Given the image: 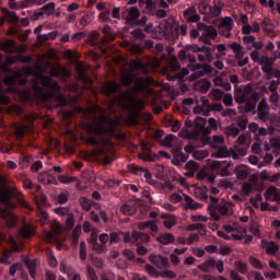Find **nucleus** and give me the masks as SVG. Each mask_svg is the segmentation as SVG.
I'll return each mask as SVG.
<instances>
[{"label": "nucleus", "instance_id": "nucleus-34", "mask_svg": "<svg viewBox=\"0 0 280 280\" xmlns=\"http://www.w3.org/2000/svg\"><path fill=\"white\" fill-rule=\"evenodd\" d=\"M32 60V57H23V56H16V57H9L7 59V65H14V62H30Z\"/></svg>", "mask_w": 280, "mask_h": 280}, {"label": "nucleus", "instance_id": "nucleus-50", "mask_svg": "<svg viewBox=\"0 0 280 280\" xmlns=\"http://www.w3.org/2000/svg\"><path fill=\"white\" fill-rule=\"evenodd\" d=\"M79 202H80L82 209H85V211H89V209H91V205H93V202L90 199H88L86 197H81L79 199Z\"/></svg>", "mask_w": 280, "mask_h": 280}, {"label": "nucleus", "instance_id": "nucleus-53", "mask_svg": "<svg viewBox=\"0 0 280 280\" xmlns=\"http://www.w3.org/2000/svg\"><path fill=\"white\" fill-rule=\"evenodd\" d=\"M10 257H12V250H4L2 256L0 257V264H10Z\"/></svg>", "mask_w": 280, "mask_h": 280}, {"label": "nucleus", "instance_id": "nucleus-22", "mask_svg": "<svg viewBox=\"0 0 280 280\" xmlns=\"http://www.w3.org/2000/svg\"><path fill=\"white\" fill-rule=\"evenodd\" d=\"M194 126H195V130H196V135H200V132H202L203 135H207V128H205V126H207V120L200 118V117H197L195 119V122H194Z\"/></svg>", "mask_w": 280, "mask_h": 280}, {"label": "nucleus", "instance_id": "nucleus-9", "mask_svg": "<svg viewBox=\"0 0 280 280\" xmlns=\"http://www.w3.org/2000/svg\"><path fill=\"white\" fill-rule=\"evenodd\" d=\"M124 242L128 243L131 242V244H135V242H142L144 244H148L150 242V235L139 233L137 231H132L131 236L130 233L122 234Z\"/></svg>", "mask_w": 280, "mask_h": 280}, {"label": "nucleus", "instance_id": "nucleus-25", "mask_svg": "<svg viewBox=\"0 0 280 280\" xmlns=\"http://www.w3.org/2000/svg\"><path fill=\"white\" fill-rule=\"evenodd\" d=\"M258 119L266 121L268 119V103L265 101L260 102L258 105Z\"/></svg>", "mask_w": 280, "mask_h": 280}, {"label": "nucleus", "instance_id": "nucleus-39", "mask_svg": "<svg viewBox=\"0 0 280 280\" xmlns=\"http://www.w3.org/2000/svg\"><path fill=\"white\" fill-rule=\"evenodd\" d=\"M21 237H24V240H27V237H31V235H34V228L26 225L21 229L20 231Z\"/></svg>", "mask_w": 280, "mask_h": 280}, {"label": "nucleus", "instance_id": "nucleus-29", "mask_svg": "<svg viewBox=\"0 0 280 280\" xmlns=\"http://www.w3.org/2000/svg\"><path fill=\"white\" fill-rule=\"evenodd\" d=\"M38 180H39V183H43L44 185H51V184L56 183V177L49 173H40L38 175Z\"/></svg>", "mask_w": 280, "mask_h": 280}, {"label": "nucleus", "instance_id": "nucleus-57", "mask_svg": "<svg viewBox=\"0 0 280 280\" xmlns=\"http://www.w3.org/2000/svg\"><path fill=\"white\" fill-rule=\"evenodd\" d=\"M235 266H236V270H238V272H241V275H246V272L248 271L246 264H244L242 261H237L235 264Z\"/></svg>", "mask_w": 280, "mask_h": 280}, {"label": "nucleus", "instance_id": "nucleus-28", "mask_svg": "<svg viewBox=\"0 0 280 280\" xmlns=\"http://www.w3.org/2000/svg\"><path fill=\"white\" fill-rule=\"evenodd\" d=\"M120 211L124 215H133V213H137V207L133 202L125 203L120 207Z\"/></svg>", "mask_w": 280, "mask_h": 280}, {"label": "nucleus", "instance_id": "nucleus-37", "mask_svg": "<svg viewBox=\"0 0 280 280\" xmlns=\"http://www.w3.org/2000/svg\"><path fill=\"white\" fill-rule=\"evenodd\" d=\"M196 89L201 91V93H207V91H209V89H211V82H209L207 80L198 81Z\"/></svg>", "mask_w": 280, "mask_h": 280}, {"label": "nucleus", "instance_id": "nucleus-30", "mask_svg": "<svg viewBox=\"0 0 280 280\" xmlns=\"http://www.w3.org/2000/svg\"><path fill=\"white\" fill-rule=\"evenodd\" d=\"M198 180H207L208 183H215V175L214 174H207V171L201 170L197 174Z\"/></svg>", "mask_w": 280, "mask_h": 280}, {"label": "nucleus", "instance_id": "nucleus-21", "mask_svg": "<svg viewBox=\"0 0 280 280\" xmlns=\"http://www.w3.org/2000/svg\"><path fill=\"white\" fill-rule=\"evenodd\" d=\"M0 47L7 54H15L16 52V44L12 39H7L0 43Z\"/></svg>", "mask_w": 280, "mask_h": 280}, {"label": "nucleus", "instance_id": "nucleus-51", "mask_svg": "<svg viewBox=\"0 0 280 280\" xmlns=\"http://www.w3.org/2000/svg\"><path fill=\"white\" fill-rule=\"evenodd\" d=\"M58 180L63 185H69V183L75 182V177H71L69 175H59Z\"/></svg>", "mask_w": 280, "mask_h": 280}, {"label": "nucleus", "instance_id": "nucleus-18", "mask_svg": "<svg viewBox=\"0 0 280 280\" xmlns=\"http://www.w3.org/2000/svg\"><path fill=\"white\" fill-rule=\"evenodd\" d=\"M260 247L267 253V255H276L279 250V245L275 242L261 241Z\"/></svg>", "mask_w": 280, "mask_h": 280}, {"label": "nucleus", "instance_id": "nucleus-11", "mask_svg": "<svg viewBox=\"0 0 280 280\" xmlns=\"http://www.w3.org/2000/svg\"><path fill=\"white\" fill-rule=\"evenodd\" d=\"M4 84H8V86H12V84L23 86V84H27V79H21V70H18L13 75L4 78Z\"/></svg>", "mask_w": 280, "mask_h": 280}, {"label": "nucleus", "instance_id": "nucleus-35", "mask_svg": "<svg viewBox=\"0 0 280 280\" xmlns=\"http://www.w3.org/2000/svg\"><path fill=\"white\" fill-rule=\"evenodd\" d=\"M184 200L188 206V209H200L202 206L196 201H194V199L191 197H189L188 195H184Z\"/></svg>", "mask_w": 280, "mask_h": 280}, {"label": "nucleus", "instance_id": "nucleus-47", "mask_svg": "<svg viewBox=\"0 0 280 280\" xmlns=\"http://www.w3.org/2000/svg\"><path fill=\"white\" fill-rule=\"evenodd\" d=\"M208 128H206V135H211V130H218V122L215 121V118H209L208 119Z\"/></svg>", "mask_w": 280, "mask_h": 280}, {"label": "nucleus", "instance_id": "nucleus-59", "mask_svg": "<svg viewBox=\"0 0 280 280\" xmlns=\"http://www.w3.org/2000/svg\"><path fill=\"white\" fill-rule=\"evenodd\" d=\"M186 170H190V172H198V170H200V165L194 161H189L186 164Z\"/></svg>", "mask_w": 280, "mask_h": 280}, {"label": "nucleus", "instance_id": "nucleus-1", "mask_svg": "<svg viewBox=\"0 0 280 280\" xmlns=\"http://www.w3.org/2000/svg\"><path fill=\"white\" fill-rule=\"evenodd\" d=\"M46 58L49 60H54L56 58V50L50 49L46 55L43 54L37 58V72H33L32 69H28L26 73L30 75L33 74L31 79L32 82V91H20V97L22 100H42L47 101L52 97L59 103V106H65L67 102L65 101V96L56 93L59 91L60 86L56 81L51 80L43 75L47 69H49V73L52 78H57V75H65V78H69L71 73L67 68L61 66H54L51 62L47 61Z\"/></svg>", "mask_w": 280, "mask_h": 280}, {"label": "nucleus", "instance_id": "nucleus-63", "mask_svg": "<svg viewBox=\"0 0 280 280\" xmlns=\"http://www.w3.org/2000/svg\"><path fill=\"white\" fill-rule=\"evenodd\" d=\"M93 21V15H83L81 21H80V24L83 25V27H86V25H89V23H92Z\"/></svg>", "mask_w": 280, "mask_h": 280}, {"label": "nucleus", "instance_id": "nucleus-5", "mask_svg": "<svg viewBox=\"0 0 280 280\" xmlns=\"http://www.w3.org/2000/svg\"><path fill=\"white\" fill-rule=\"evenodd\" d=\"M89 143L92 145H98L96 151L97 156H102V154L106 155L103 160L104 165H109V163H113V153L115 152V147H113L110 139L97 140L95 138H90Z\"/></svg>", "mask_w": 280, "mask_h": 280}, {"label": "nucleus", "instance_id": "nucleus-14", "mask_svg": "<svg viewBox=\"0 0 280 280\" xmlns=\"http://www.w3.org/2000/svg\"><path fill=\"white\" fill-rule=\"evenodd\" d=\"M149 259L150 262L154 264L158 268H167L170 266V259L161 255H151Z\"/></svg>", "mask_w": 280, "mask_h": 280}, {"label": "nucleus", "instance_id": "nucleus-55", "mask_svg": "<svg viewBox=\"0 0 280 280\" xmlns=\"http://www.w3.org/2000/svg\"><path fill=\"white\" fill-rule=\"evenodd\" d=\"M236 176L238 180H246L248 178V172L244 168H236Z\"/></svg>", "mask_w": 280, "mask_h": 280}, {"label": "nucleus", "instance_id": "nucleus-3", "mask_svg": "<svg viewBox=\"0 0 280 280\" xmlns=\"http://www.w3.org/2000/svg\"><path fill=\"white\" fill-rule=\"evenodd\" d=\"M91 115L94 116V120L91 125H88L86 130L89 132H95L96 135H115V128L119 120H113L106 117V110L102 107L94 105L90 108Z\"/></svg>", "mask_w": 280, "mask_h": 280}, {"label": "nucleus", "instance_id": "nucleus-62", "mask_svg": "<svg viewBox=\"0 0 280 280\" xmlns=\"http://www.w3.org/2000/svg\"><path fill=\"white\" fill-rule=\"evenodd\" d=\"M249 262L253 267H255L257 270H261V268H264V266L261 265V261H259V259L255 258V257H250L249 258Z\"/></svg>", "mask_w": 280, "mask_h": 280}, {"label": "nucleus", "instance_id": "nucleus-41", "mask_svg": "<svg viewBox=\"0 0 280 280\" xmlns=\"http://www.w3.org/2000/svg\"><path fill=\"white\" fill-rule=\"evenodd\" d=\"M160 244H172L174 242V235L172 234H164L156 238Z\"/></svg>", "mask_w": 280, "mask_h": 280}, {"label": "nucleus", "instance_id": "nucleus-12", "mask_svg": "<svg viewBox=\"0 0 280 280\" xmlns=\"http://www.w3.org/2000/svg\"><path fill=\"white\" fill-rule=\"evenodd\" d=\"M231 49H233L235 58L238 60V67H244V65L248 63V57H244V52H242V46H240V44H232Z\"/></svg>", "mask_w": 280, "mask_h": 280}, {"label": "nucleus", "instance_id": "nucleus-60", "mask_svg": "<svg viewBox=\"0 0 280 280\" xmlns=\"http://www.w3.org/2000/svg\"><path fill=\"white\" fill-rule=\"evenodd\" d=\"M80 259L83 261L86 259V243L84 242L80 243Z\"/></svg>", "mask_w": 280, "mask_h": 280}, {"label": "nucleus", "instance_id": "nucleus-49", "mask_svg": "<svg viewBox=\"0 0 280 280\" xmlns=\"http://www.w3.org/2000/svg\"><path fill=\"white\" fill-rule=\"evenodd\" d=\"M25 132H30V128L27 126H20L15 129V136L18 137V139L24 137Z\"/></svg>", "mask_w": 280, "mask_h": 280}, {"label": "nucleus", "instance_id": "nucleus-20", "mask_svg": "<svg viewBox=\"0 0 280 280\" xmlns=\"http://www.w3.org/2000/svg\"><path fill=\"white\" fill-rule=\"evenodd\" d=\"M184 16L186 21H189L190 23H198V21H200V15H198V11H196L195 8H188L185 11Z\"/></svg>", "mask_w": 280, "mask_h": 280}, {"label": "nucleus", "instance_id": "nucleus-38", "mask_svg": "<svg viewBox=\"0 0 280 280\" xmlns=\"http://www.w3.org/2000/svg\"><path fill=\"white\" fill-rule=\"evenodd\" d=\"M117 91V83L108 82L103 86V92L105 95H110V93H115Z\"/></svg>", "mask_w": 280, "mask_h": 280}, {"label": "nucleus", "instance_id": "nucleus-54", "mask_svg": "<svg viewBox=\"0 0 280 280\" xmlns=\"http://www.w3.org/2000/svg\"><path fill=\"white\" fill-rule=\"evenodd\" d=\"M262 198H261V194L256 195V197L250 198L249 202L252 205V207H254L255 209H259V202H261Z\"/></svg>", "mask_w": 280, "mask_h": 280}, {"label": "nucleus", "instance_id": "nucleus-33", "mask_svg": "<svg viewBox=\"0 0 280 280\" xmlns=\"http://www.w3.org/2000/svg\"><path fill=\"white\" fill-rule=\"evenodd\" d=\"M223 229L225 233H235L236 231H240L241 233H246V228H242L237 223H234L233 225H224Z\"/></svg>", "mask_w": 280, "mask_h": 280}, {"label": "nucleus", "instance_id": "nucleus-44", "mask_svg": "<svg viewBox=\"0 0 280 280\" xmlns=\"http://www.w3.org/2000/svg\"><path fill=\"white\" fill-rule=\"evenodd\" d=\"M241 22L243 23L242 32L245 35H248V31L250 30V24H248V15H242Z\"/></svg>", "mask_w": 280, "mask_h": 280}, {"label": "nucleus", "instance_id": "nucleus-46", "mask_svg": "<svg viewBox=\"0 0 280 280\" xmlns=\"http://www.w3.org/2000/svg\"><path fill=\"white\" fill-rule=\"evenodd\" d=\"M77 71H78L79 80H82L83 82H86V80H89L86 77H84V71H86V68L84 65L78 63Z\"/></svg>", "mask_w": 280, "mask_h": 280}, {"label": "nucleus", "instance_id": "nucleus-32", "mask_svg": "<svg viewBox=\"0 0 280 280\" xmlns=\"http://www.w3.org/2000/svg\"><path fill=\"white\" fill-rule=\"evenodd\" d=\"M2 215L9 229H12V226L16 225V215H14L12 212H3Z\"/></svg>", "mask_w": 280, "mask_h": 280}, {"label": "nucleus", "instance_id": "nucleus-8", "mask_svg": "<svg viewBox=\"0 0 280 280\" xmlns=\"http://www.w3.org/2000/svg\"><path fill=\"white\" fill-rule=\"evenodd\" d=\"M62 231V225H60V223H58L57 221H54L51 223V231L45 234L46 242H49L50 244H58V235H60Z\"/></svg>", "mask_w": 280, "mask_h": 280}, {"label": "nucleus", "instance_id": "nucleus-45", "mask_svg": "<svg viewBox=\"0 0 280 280\" xmlns=\"http://www.w3.org/2000/svg\"><path fill=\"white\" fill-rule=\"evenodd\" d=\"M81 233H82V225H77L72 231V244H78V240H80Z\"/></svg>", "mask_w": 280, "mask_h": 280}, {"label": "nucleus", "instance_id": "nucleus-23", "mask_svg": "<svg viewBox=\"0 0 280 280\" xmlns=\"http://www.w3.org/2000/svg\"><path fill=\"white\" fill-rule=\"evenodd\" d=\"M188 69H190L191 71H200V75H207V73H211V71H213V68H211V66L209 65H189Z\"/></svg>", "mask_w": 280, "mask_h": 280}, {"label": "nucleus", "instance_id": "nucleus-64", "mask_svg": "<svg viewBox=\"0 0 280 280\" xmlns=\"http://www.w3.org/2000/svg\"><path fill=\"white\" fill-rule=\"evenodd\" d=\"M243 194L245 196H248L249 194H253V185L245 183L243 184Z\"/></svg>", "mask_w": 280, "mask_h": 280}, {"label": "nucleus", "instance_id": "nucleus-56", "mask_svg": "<svg viewBox=\"0 0 280 280\" xmlns=\"http://www.w3.org/2000/svg\"><path fill=\"white\" fill-rule=\"evenodd\" d=\"M160 277H163L164 279H176V272L172 270H164L160 273Z\"/></svg>", "mask_w": 280, "mask_h": 280}, {"label": "nucleus", "instance_id": "nucleus-48", "mask_svg": "<svg viewBox=\"0 0 280 280\" xmlns=\"http://www.w3.org/2000/svg\"><path fill=\"white\" fill-rule=\"evenodd\" d=\"M142 176L145 180V183H148L149 185H156V183H154V179H152V174L150 173L149 170H142Z\"/></svg>", "mask_w": 280, "mask_h": 280}, {"label": "nucleus", "instance_id": "nucleus-31", "mask_svg": "<svg viewBox=\"0 0 280 280\" xmlns=\"http://www.w3.org/2000/svg\"><path fill=\"white\" fill-rule=\"evenodd\" d=\"M127 12L129 14V16L126 19L128 25H130L132 21H136V19H139L140 16L139 9L135 7L129 8Z\"/></svg>", "mask_w": 280, "mask_h": 280}, {"label": "nucleus", "instance_id": "nucleus-52", "mask_svg": "<svg viewBox=\"0 0 280 280\" xmlns=\"http://www.w3.org/2000/svg\"><path fill=\"white\" fill-rule=\"evenodd\" d=\"M180 137H183V139H197L198 133H191L189 129H184L180 131Z\"/></svg>", "mask_w": 280, "mask_h": 280}, {"label": "nucleus", "instance_id": "nucleus-27", "mask_svg": "<svg viewBox=\"0 0 280 280\" xmlns=\"http://www.w3.org/2000/svg\"><path fill=\"white\" fill-rule=\"evenodd\" d=\"M253 102L247 103L245 107V113H253L255 115V108L257 107V102H259V94H252Z\"/></svg>", "mask_w": 280, "mask_h": 280}, {"label": "nucleus", "instance_id": "nucleus-4", "mask_svg": "<svg viewBox=\"0 0 280 280\" xmlns=\"http://www.w3.org/2000/svg\"><path fill=\"white\" fill-rule=\"evenodd\" d=\"M202 143H205V145H207V143H210L211 148L218 150L217 152L212 153V156H214V159H226L228 156H232V159L237 160L242 159V156H246L245 149L229 150L226 148H222V144L224 143V137L222 136H215L212 142L210 137L205 136L202 138Z\"/></svg>", "mask_w": 280, "mask_h": 280}, {"label": "nucleus", "instance_id": "nucleus-15", "mask_svg": "<svg viewBox=\"0 0 280 280\" xmlns=\"http://www.w3.org/2000/svg\"><path fill=\"white\" fill-rule=\"evenodd\" d=\"M46 198L45 196L39 197V202H37V207H38V218H39V222L40 224H43L45 226V224H49V213H47V211H45L40 205H43V202H45Z\"/></svg>", "mask_w": 280, "mask_h": 280}, {"label": "nucleus", "instance_id": "nucleus-43", "mask_svg": "<svg viewBox=\"0 0 280 280\" xmlns=\"http://www.w3.org/2000/svg\"><path fill=\"white\" fill-rule=\"evenodd\" d=\"M209 156V152L206 150H197L192 152V159L200 161L202 159H207Z\"/></svg>", "mask_w": 280, "mask_h": 280}, {"label": "nucleus", "instance_id": "nucleus-10", "mask_svg": "<svg viewBox=\"0 0 280 280\" xmlns=\"http://www.w3.org/2000/svg\"><path fill=\"white\" fill-rule=\"evenodd\" d=\"M0 202H2L7 209H16V203L12 201V191L9 188L0 189Z\"/></svg>", "mask_w": 280, "mask_h": 280}, {"label": "nucleus", "instance_id": "nucleus-7", "mask_svg": "<svg viewBox=\"0 0 280 280\" xmlns=\"http://www.w3.org/2000/svg\"><path fill=\"white\" fill-rule=\"evenodd\" d=\"M109 240L110 238H109L108 234H101L98 236V241L101 242V245H100L97 242V235L92 234L89 240V244L92 245L93 250H95L96 253H104V250H106V247L104 245L108 244Z\"/></svg>", "mask_w": 280, "mask_h": 280}, {"label": "nucleus", "instance_id": "nucleus-13", "mask_svg": "<svg viewBox=\"0 0 280 280\" xmlns=\"http://www.w3.org/2000/svg\"><path fill=\"white\" fill-rule=\"evenodd\" d=\"M231 30H233V19H223L219 26V32L222 34V36H225V38H229V36H231Z\"/></svg>", "mask_w": 280, "mask_h": 280}, {"label": "nucleus", "instance_id": "nucleus-2", "mask_svg": "<svg viewBox=\"0 0 280 280\" xmlns=\"http://www.w3.org/2000/svg\"><path fill=\"white\" fill-rule=\"evenodd\" d=\"M135 82V86L132 91H129L125 94H121L119 98L114 100L112 104H109V110H113L115 106H122V108H127V110H131V115L128 118L127 122L135 125L137 124V113L136 110H142L144 108L145 103L141 100H137L135 93H139V91H143V89H148L150 84H152V79L150 78H140L135 79V74L132 72H122L121 74V84L124 86H128Z\"/></svg>", "mask_w": 280, "mask_h": 280}, {"label": "nucleus", "instance_id": "nucleus-16", "mask_svg": "<svg viewBox=\"0 0 280 280\" xmlns=\"http://www.w3.org/2000/svg\"><path fill=\"white\" fill-rule=\"evenodd\" d=\"M3 18L0 19V25H3L5 21H9V23H19V15H16L14 12H10L7 8L2 9Z\"/></svg>", "mask_w": 280, "mask_h": 280}, {"label": "nucleus", "instance_id": "nucleus-58", "mask_svg": "<svg viewBox=\"0 0 280 280\" xmlns=\"http://www.w3.org/2000/svg\"><path fill=\"white\" fill-rule=\"evenodd\" d=\"M207 108L206 105L197 106L194 108L195 115H209V110H205Z\"/></svg>", "mask_w": 280, "mask_h": 280}, {"label": "nucleus", "instance_id": "nucleus-42", "mask_svg": "<svg viewBox=\"0 0 280 280\" xmlns=\"http://www.w3.org/2000/svg\"><path fill=\"white\" fill-rule=\"evenodd\" d=\"M203 34L208 38H215L218 36V31L213 26H203Z\"/></svg>", "mask_w": 280, "mask_h": 280}, {"label": "nucleus", "instance_id": "nucleus-61", "mask_svg": "<svg viewBox=\"0 0 280 280\" xmlns=\"http://www.w3.org/2000/svg\"><path fill=\"white\" fill-rule=\"evenodd\" d=\"M55 213H57V215H70L69 214V208L67 207H58L55 208Z\"/></svg>", "mask_w": 280, "mask_h": 280}, {"label": "nucleus", "instance_id": "nucleus-6", "mask_svg": "<svg viewBox=\"0 0 280 280\" xmlns=\"http://www.w3.org/2000/svg\"><path fill=\"white\" fill-rule=\"evenodd\" d=\"M208 211H210L214 220H220V215H233V213H235V205L231 202H225L219 205L217 208L213 206H209ZM215 211H218V213L220 214L215 213Z\"/></svg>", "mask_w": 280, "mask_h": 280}, {"label": "nucleus", "instance_id": "nucleus-26", "mask_svg": "<svg viewBox=\"0 0 280 280\" xmlns=\"http://www.w3.org/2000/svg\"><path fill=\"white\" fill-rule=\"evenodd\" d=\"M138 229L140 231H145V229H150L152 233H156V231H159V226L156 225L155 221H147L143 223H138Z\"/></svg>", "mask_w": 280, "mask_h": 280}, {"label": "nucleus", "instance_id": "nucleus-24", "mask_svg": "<svg viewBox=\"0 0 280 280\" xmlns=\"http://www.w3.org/2000/svg\"><path fill=\"white\" fill-rule=\"evenodd\" d=\"M60 272H63V275H67L68 279L70 280H80V275L75 273L73 269H68L65 262L60 264Z\"/></svg>", "mask_w": 280, "mask_h": 280}, {"label": "nucleus", "instance_id": "nucleus-17", "mask_svg": "<svg viewBox=\"0 0 280 280\" xmlns=\"http://www.w3.org/2000/svg\"><path fill=\"white\" fill-rule=\"evenodd\" d=\"M265 198L271 202H277L280 200V190L277 189V187L271 186L265 192Z\"/></svg>", "mask_w": 280, "mask_h": 280}, {"label": "nucleus", "instance_id": "nucleus-36", "mask_svg": "<svg viewBox=\"0 0 280 280\" xmlns=\"http://www.w3.org/2000/svg\"><path fill=\"white\" fill-rule=\"evenodd\" d=\"M164 226L165 229H172L176 224V218L172 214H164Z\"/></svg>", "mask_w": 280, "mask_h": 280}, {"label": "nucleus", "instance_id": "nucleus-40", "mask_svg": "<svg viewBox=\"0 0 280 280\" xmlns=\"http://www.w3.org/2000/svg\"><path fill=\"white\" fill-rule=\"evenodd\" d=\"M46 255H47L49 266H51V268H56L58 266V259H56L54 252H51L50 249H47Z\"/></svg>", "mask_w": 280, "mask_h": 280}, {"label": "nucleus", "instance_id": "nucleus-19", "mask_svg": "<svg viewBox=\"0 0 280 280\" xmlns=\"http://www.w3.org/2000/svg\"><path fill=\"white\" fill-rule=\"evenodd\" d=\"M186 51H194V54H198L200 51L201 54H206V56H211V48L203 46L199 47L196 44H188L185 46Z\"/></svg>", "mask_w": 280, "mask_h": 280}]
</instances>
